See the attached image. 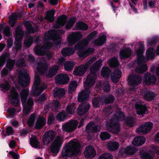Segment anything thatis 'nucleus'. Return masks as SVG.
I'll use <instances>...</instances> for the list:
<instances>
[{
  "label": "nucleus",
  "instance_id": "obj_36",
  "mask_svg": "<svg viewBox=\"0 0 159 159\" xmlns=\"http://www.w3.org/2000/svg\"><path fill=\"white\" fill-rule=\"evenodd\" d=\"M111 71L110 69L107 67L103 66L101 71V75L105 78H109L110 76Z\"/></svg>",
  "mask_w": 159,
  "mask_h": 159
},
{
  "label": "nucleus",
  "instance_id": "obj_2",
  "mask_svg": "<svg viewBox=\"0 0 159 159\" xmlns=\"http://www.w3.org/2000/svg\"><path fill=\"white\" fill-rule=\"evenodd\" d=\"M80 154V142L76 139H72L65 145L62 151V157H76Z\"/></svg>",
  "mask_w": 159,
  "mask_h": 159
},
{
  "label": "nucleus",
  "instance_id": "obj_58",
  "mask_svg": "<svg viewBox=\"0 0 159 159\" xmlns=\"http://www.w3.org/2000/svg\"><path fill=\"white\" fill-rule=\"evenodd\" d=\"M113 158L111 154L107 153L102 154L100 156L98 159H113Z\"/></svg>",
  "mask_w": 159,
  "mask_h": 159
},
{
  "label": "nucleus",
  "instance_id": "obj_56",
  "mask_svg": "<svg viewBox=\"0 0 159 159\" xmlns=\"http://www.w3.org/2000/svg\"><path fill=\"white\" fill-rule=\"evenodd\" d=\"M0 87L3 90L8 91L10 89V86L9 83L7 81H6L4 83H1Z\"/></svg>",
  "mask_w": 159,
  "mask_h": 159
},
{
  "label": "nucleus",
  "instance_id": "obj_28",
  "mask_svg": "<svg viewBox=\"0 0 159 159\" xmlns=\"http://www.w3.org/2000/svg\"><path fill=\"white\" fill-rule=\"evenodd\" d=\"M146 139L142 136H138L135 137L132 141L133 145L139 146L143 145L145 142Z\"/></svg>",
  "mask_w": 159,
  "mask_h": 159
},
{
  "label": "nucleus",
  "instance_id": "obj_1",
  "mask_svg": "<svg viewBox=\"0 0 159 159\" xmlns=\"http://www.w3.org/2000/svg\"><path fill=\"white\" fill-rule=\"evenodd\" d=\"M99 69L93 64L90 68V73L86 77L84 83L85 90L80 92V101L87 100L90 93L89 89L95 83L97 78L96 72Z\"/></svg>",
  "mask_w": 159,
  "mask_h": 159
},
{
  "label": "nucleus",
  "instance_id": "obj_44",
  "mask_svg": "<svg viewBox=\"0 0 159 159\" xmlns=\"http://www.w3.org/2000/svg\"><path fill=\"white\" fill-rule=\"evenodd\" d=\"M126 155H134L135 152L137 151V149L134 147L131 146H128L125 148Z\"/></svg>",
  "mask_w": 159,
  "mask_h": 159
},
{
  "label": "nucleus",
  "instance_id": "obj_54",
  "mask_svg": "<svg viewBox=\"0 0 159 159\" xmlns=\"http://www.w3.org/2000/svg\"><path fill=\"white\" fill-rule=\"evenodd\" d=\"M77 83L75 81H73L70 83L68 88L69 92H73L77 87Z\"/></svg>",
  "mask_w": 159,
  "mask_h": 159
},
{
  "label": "nucleus",
  "instance_id": "obj_27",
  "mask_svg": "<svg viewBox=\"0 0 159 159\" xmlns=\"http://www.w3.org/2000/svg\"><path fill=\"white\" fill-rule=\"evenodd\" d=\"M65 90L63 88H56L53 90L54 96L58 98L63 97L65 94Z\"/></svg>",
  "mask_w": 159,
  "mask_h": 159
},
{
  "label": "nucleus",
  "instance_id": "obj_42",
  "mask_svg": "<svg viewBox=\"0 0 159 159\" xmlns=\"http://www.w3.org/2000/svg\"><path fill=\"white\" fill-rule=\"evenodd\" d=\"M37 70L39 73L44 74L47 71L48 69L44 63H40L38 65Z\"/></svg>",
  "mask_w": 159,
  "mask_h": 159
},
{
  "label": "nucleus",
  "instance_id": "obj_5",
  "mask_svg": "<svg viewBox=\"0 0 159 159\" xmlns=\"http://www.w3.org/2000/svg\"><path fill=\"white\" fill-rule=\"evenodd\" d=\"M15 36L17 43H15V50L17 51L20 50L22 47V44L20 41L22 39L24 32L21 26L18 25L15 29Z\"/></svg>",
  "mask_w": 159,
  "mask_h": 159
},
{
  "label": "nucleus",
  "instance_id": "obj_6",
  "mask_svg": "<svg viewBox=\"0 0 159 159\" xmlns=\"http://www.w3.org/2000/svg\"><path fill=\"white\" fill-rule=\"evenodd\" d=\"M153 123L151 122H145L144 124L140 125L136 129V132L138 134H146L150 132L153 127Z\"/></svg>",
  "mask_w": 159,
  "mask_h": 159
},
{
  "label": "nucleus",
  "instance_id": "obj_40",
  "mask_svg": "<svg viewBox=\"0 0 159 159\" xmlns=\"http://www.w3.org/2000/svg\"><path fill=\"white\" fill-rule=\"evenodd\" d=\"M154 49L153 48H149L146 52V55L147 59L149 60H152L154 59L155 56L153 52Z\"/></svg>",
  "mask_w": 159,
  "mask_h": 159
},
{
  "label": "nucleus",
  "instance_id": "obj_26",
  "mask_svg": "<svg viewBox=\"0 0 159 159\" xmlns=\"http://www.w3.org/2000/svg\"><path fill=\"white\" fill-rule=\"evenodd\" d=\"M135 108L137 111V114L139 115H142L146 114L148 110L145 105L137 104L135 105Z\"/></svg>",
  "mask_w": 159,
  "mask_h": 159
},
{
  "label": "nucleus",
  "instance_id": "obj_38",
  "mask_svg": "<svg viewBox=\"0 0 159 159\" xmlns=\"http://www.w3.org/2000/svg\"><path fill=\"white\" fill-rule=\"evenodd\" d=\"M95 49L94 48H89L85 50L83 53L80 51V59L81 58H85L87 56H88L94 52Z\"/></svg>",
  "mask_w": 159,
  "mask_h": 159
},
{
  "label": "nucleus",
  "instance_id": "obj_33",
  "mask_svg": "<svg viewBox=\"0 0 159 159\" xmlns=\"http://www.w3.org/2000/svg\"><path fill=\"white\" fill-rule=\"evenodd\" d=\"M103 98L102 97H94L92 100L93 106L95 108L99 107L100 105L103 103Z\"/></svg>",
  "mask_w": 159,
  "mask_h": 159
},
{
  "label": "nucleus",
  "instance_id": "obj_63",
  "mask_svg": "<svg viewBox=\"0 0 159 159\" xmlns=\"http://www.w3.org/2000/svg\"><path fill=\"white\" fill-rule=\"evenodd\" d=\"M47 37L49 39L53 41H57L58 39V37L57 35L50 33L48 34Z\"/></svg>",
  "mask_w": 159,
  "mask_h": 159
},
{
  "label": "nucleus",
  "instance_id": "obj_37",
  "mask_svg": "<svg viewBox=\"0 0 159 159\" xmlns=\"http://www.w3.org/2000/svg\"><path fill=\"white\" fill-rule=\"evenodd\" d=\"M103 99V102L107 105L113 103L115 100V98L113 95L109 94L106 96Z\"/></svg>",
  "mask_w": 159,
  "mask_h": 159
},
{
  "label": "nucleus",
  "instance_id": "obj_34",
  "mask_svg": "<svg viewBox=\"0 0 159 159\" xmlns=\"http://www.w3.org/2000/svg\"><path fill=\"white\" fill-rule=\"evenodd\" d=\"M76 109L75 104L72 103L68 105L66 108V111L68 115H73L75 113Z\"/></svg>",
  "mask_w": 159,
  "mask_h": 159
},
{
  "label": "nucleus",
  "instance_id": "obj_10",
  "mask_svg": "<svg viewBox=\"0 0 159 159\" xmlns=\"http://www.w3.org/2000/svg\"><path fill=\"white\" fill-rule=\"evenodd\" d=\"M10 92L11 94L8 98L11 101V104L15 107H18L20 104L19 93L15 89L11 90Z\"/></svg>",
  "mask_w": 159,
  "mask_h": 159
},
{
  "label": "nucleus",
  "instance_id": "obj_41",
  "mask_svg": "<svg viewBox=\"0 0 159 159\" xmlns=\"http://www.w3.org/2000/svg\"><path fill=\"white\" fill-rule=\"evenodd\" d=\"M10 57V54L9 53H5L2 55L0 57V67L3 66L5 63L6 62L7 59Z\"/></svg>",
  "mask_w": 159,
  "mask_h": 159
},
{
  "label": "nucleus",
  "instance_id": "obj_31",
  "mask_svg": "<svg viewBox=\"0 0 159 159\" xmlns=\"http://www.w3.org/2000/svg\"><path fill=\"white\" fill-rule=\"evenodd\" d=\"M47 48L45 46L43 45L39 46L35 48V52L36 54L39 56H45L46 53Z\"/></svg>",
  "mask_w": 159,
  "mask_h": 159
},
{
  "label": "nucleus",
  "instance_id": "obj_7",
  "mask_svg": "<svg viewBox=\"0 0 159 159\" xmlns=\"http://www.w3.org/2000/svg\"><path fill=\"white\" fill-rule=\"evenodd\" d=\"M78 124V122L77 120H71L62 125V130L68 133L72 132L76 129Z\"/></svg>",
  "mask_w": 159,
  "mask_h": 159
},
{
  "label": "nucleus",
  "instance_id": "obj_32",
  "mask_svg": "<svg viewBox=\"0 0 159 159\" xmlns=\"http://www.w3.org/2000/svg\"><path fill=\"white\" fill-rule=\"evenodd\" d=\"M75 52L73 48L66 47L63 48L61 51V53L64 57L70 56L73 54Z\"/></svg>",
  "mask_w": 159,
  "mask_h": 159
},
{
  "label": "nucleus",
  "instance_id": "obj_20",
  "mask_svg": "<svg viewBox=\"0 0 159 159\" xmlns=\"http://www.w3.org/2000/svg\"><path fill=\"white\" fill-rule=\"evenodd\" d=\"M121 76V71L117 69H115L111 74V79L113 83H116L119 81Z\"/></svg>",
  "mask_w": 159,
  "mask_h": 159
},
{
  "label": "nucleus",
  "instance_id": "obj_29",
  "mask_svg": "<svg viewBox=\"0 0 159 159\" xmlns=\"http://www.w3.org/2000/svg\"><path fill=\"white\" fill-rule=\"evenodd\" d=\"M107 41L106 36L104 34H102L98 37L94 42V44L96 46H101Z\"/></svg>",
  "mask_w": 159,
  "mask_h": 159
},
{
  "label": "nucleus",
  "instance_id": "obj_30",
  "mask_svg": "<svg viewBox=\"0 0 159 159\" xmlns=\"http://www.w3.org/2000/svg\"><path fill=\"white\" fill-rule=\"evenodd\" d=\"M131 53V51L129 49H122L120 51L119 55L121 59H125L129 57Z\"/></svg>",
  "mask_w": 159,
  "mask_h": 159
},
{
  "label": "nucleus",
  "instance_id": "obj_17",
  "mask_svg": "<svg viewBox=\"0 0 159 159\" xmlns=\"http://www.w3.org/2000/svg\"><path fill=\"white\" fill-rule=\"evenodd\" d=\"M100 126L95 124L93 121L89 122L85 127V130L88 133H97L100 131Z\"/></svg>",
  "mask_w": 159,
  "mask_h": 159
},
{
  "label": "nucleus",
  "instance_id": "obj_23",
  "mask_svg": "<svg viewBox=\"0 0 159 159\" xmlns=\"http://www.w3.org/2000/svg\"><path fill=\"white\" fill-rule=\"evenodd\" d=\"M58 70V66L56 65H54L49 69L48 72H46V77L48 78L52 77L57 73Z\"/></svg>",
  "mask_w": 159,
  "mask_h": 159
},
{
  "label": "nucleus",
  "instance_id": "obj_55",
  "mask_svg": "<svg viewBox=\"0 0 159 159\" xmlns=\"http://www.w3.org/2000/svg\"><path fill=\"white\" fill-rule=\"evenodd\" d=\"M51 106L54 109H57L60 107V102L57 100H53L52 102Z\"/></svg>",
  "mask_w": 159,
  "mask_h": 159
},
{
  "label": "nucleus",
  "instance_id": "obj_22",
  "mask_svg": "<svg viewBox=\"0 0 159 159\" xmlns=\"http://www.w3.org/2000/svg\"><path fill=\"white\" fill-rule=\"evenodd\" d=\"M89 95L88 98L87 100L80 101V102H83L80 104V116L81 114H84L87 112L90 108V104L88 102H84L89 99Z\"/></svg>",
  "mask_w": 159,
  "mask_h": 159
},
{
  "label": "nucleus",
  "instance_id": "obj_47",
  "mask_svg": "<svg viewBox=\"0 0 159 159\" xmlns=\"http://www.w3.org/2000/svg\"><path fill=\"white\" fill-rule=\"evenodd\" d=\"M39 143L40 142L37 140L36 136L30 138V144L32 147L36 148L38 147V145Z\"/></svg>",
  "mask_w": 159,
  "mask_h": 159
},
{
  "label": "nucleus",
  "instance_id": "obj_53",
  "mask_svg": "<svg viewBox=\"0 0 159 159\" xmlns=\"http://www.w3.org/2000/svg\"><path fill=\"white\" fill-rule=\"evenodd\" d=\"M142 159H153V156L149 153L143 152L140 153Z\"/></svg>",
  "mask_w": 159,
  "mask_h": 159
},
{
  "label": "nucleus",
  "instance_id": "obj_3",
  "mask_svg": "<svg viewBox=\"0 0 159 159\" xmlns=\"http://www.w3.org/2000/svg\"><path fill=\"white\" fill-rule=\"evenodd\" d=\"M29 93V89L27 88L23 89L20 93L21 102L23 107V112L26 114L30 112L34 104V102L31 98H29L26 101Z\"/></svg>",
  "mask_w": 159,
  "mask_h": 159
},
{
  "label": "nucleus",
  "instance_id": "obj_25",
  "mask_svg": "<svg viewBox=\"0 0 159 159\" xmlns=\"http://www.w3.org/2000/svg\"><path fill=\"white\" fill-rule=\"evenodd\" d=\"M46 119L43 116L38 117L34 126V128L41 129L46 124Z\"/></svg>",
  "mask_w": 159,
  "mask_h": 159
},
{
  "label": "nucleus",
  "instance_id": "obj_8",
  "mask_svg": "<svg viewBox=\"0 0 159 159\" xmlns=\"http://www.w3.org/2000/svg\"><path fill=\"white\" fill-rule=\"evenodd\" d=\"M142 80V77L139 75H130L128 78V84L131 87H135L141 83Z\"/></svg>",
  "mask_w": 159,
  "mask_h": 159
},
{
  "label": "nucleus",
  "instance_id": "obj_51",
  "mask_svg": "<svg viewBox=\"0 0 159 159\" xmlns=\"http://www.w3.org/2000/svg\"><path fill=\"white\" fill-rule=\"evenodd\" d=\"M111 137V134L106 131L101 132L100 135V138L103 141L108 139H110Z\"/></svg>",
  "mask_w": 159,
  "mask_h": 159
},
{
  "label": "nucleus",
  "instance_id": "obj_64",
  "mask_svg": "<svg viewBox=\"0 0 159 159\" xmlns=\"http://www.w3.org/2000/svg\"><path fill=\"white\" fill-rule=\"evenodd\" d=\"M17 65L18 67H25L26 64L24 59L22 58L20 59L17 62Z\"/></svg>",
  "mask_w": 159,
  "mask_h": 159
},
{
  "label": "nucleus",
  "instance_id": "obj_15",
  "mask_svg": "<svg viewBox=\"0 0 159 159\" xmlns=\"http://www.w3.org/2000/svg\"><path fill=\"white\" fill-rule=\"evenodd\" d=\"M143 57H142L138 60V66L135 69V71L137 73L142 74L148 70L147 65L143 63Z\"/></svg>",
  "mask_w": 159,
  "mask_h": 159
},
{
  "label": "nucleus",
  "instance_id": "obj_50",
  "mask_svg": "<svg viewBox=\"0 0 159 159\" xmlns=\"http://www.w3.org/2000/svg\"><path fill=\"white\" fill-rule=\"evenodd\" d=\"M68 116V114L64 111L59 112L56 116V118L59 120L63 121Z\"/></svg>",
  "mask_w": 159,
  "mask_h": 159
},
{
  "label": "nucleus",
  "instance_id": "obj_16",
  "mask_svg": "<svg viewBox=\"0 0 159 159\" xmlns=\"http://www.w3.org/2000/svg\"><path fill=\"white\" fill-rule=\"evenodd\" d=\"M67 41L70 45L75 44L80 41V32H73L69 34L67 37Z\"/></svg>",
  "mask_w": 159,
  "mask_h": 159
},
{
  "label": "nucleus",
  "instance_id": "obj_11",
  "mask_svg": "<svg viewBox=\"0 0 159 159\" xmlns=\"http://www.w3.org/2000/svg\"><path fill=\"white\" fill-rule=\"evenodd\" d=\"M107 130L115 134H117L120 131V128L119 124L116 122L110 121L106 125Z\"/></svg>",
  "mask_w": 159,
  "mask_h": 159
},
{
  "label": "nucleus",
  "instance_id": "obj_49",
  "mask_svg": "<svg viewBox=\"0 0 159 159\" xmlns=\"http://www.w3.org/2000/svg\"><path fill=\"white\" fill-rule=\"evenodd\" d=\"M55 13V10H51L48 12L47 13V16L45 19L48 20L50 22H52L54 20V15Z\"/></svg>",
  "mask_w": 159,
  "mask_h": 159
},
{
  "label": "nucleus",
  "instance_id": "obj_48",
  "mask_svg": "<svg viewBox=\"0 0 159 159\" xmlns=\"http://www.w3.org/2000/svg\"><path fill=\"white\" fill-rule=\"evenodd\" d=\"M74 66V64L71 61H67L64 64L65 70L67 71H70L72 70Z\"/></svg>",
  "mask_w": 159,
  "mask_h": 159
},
{
  "label": "nucleus",
  "instance_id": "obj_18",
  "mask_svg": "<svg viewBox=\"0 0 159 159\" xmlns=\"http://www.w3.org/2000/svg\"><path fill=\"white\" fill-rule=\"evenodd\" d=\"M84 153L86 158L91 159L96 156V151L92 146L88 145L85 148Z\"/></svg>",
  "mask_w": 159,
  "mask_h": 159
},
{
  "label": "nucleus",
  "instance_id": "obj_13",
  "mask_svg": "<svg viewBox=\"0 0 159 159\" xmlns=\"http://www.w3.org/2000/svg\"><path fill=\"white\" fill-rule=\"evenodd\" d=\"M55 82L57 84L62 85L67 84L70 80L69 76L66 74H57L55 77Z\"/></svg>",
  "mask_w": 159,
  "mask_h": 159
},
{
  "label": "nucleus",
  "instance_id": "obj_62",
  "mask_svg": "<svg viewBox=\"0 0 159 159\" xmlns=\"http://www.w3.org/2000/svg\"><path fill=\"white\" fill-rule=\"evenodd\" d=\"M33 38L31 37H29L25 41L24 44L27 47H30L32 43Z\"/></svg>",
  "mask_w": 159,
  "mask_h": 159
},
{
  "label": "nucleus",
  "instance_id": "obj_24",
  "mask_svg": "<svg viewBox=\"0 0 159 159\" xmlns=\"http://www.w3.org/2000/svg\"><path fill=\"white\" fill-rule=\"evenodd\" d=\"M47 87L45 85L40 86H33L30 93L34 96H39L46 89Z\"/></svg>",
  "mask_w": 159,
  "mask_h": 159
},
{
  "label": "nucleus",
  "instance_id": "obj_46",
  "mask_svg": "<svg viewBox=\"0 0 159 159\" xmlns=\"http://www.w3.org/2000/svg\"><path fill=\"white\" fill-rule=\"evenodd\" d=\"M6 64V67L10 71L14 67L15 61L14 59L8 58Z\"/></svg>",
  "mask_w": 159,
  "mask_h": 159
},
{
  "label": "nucleus",
  "instance_id": "obj_4",
  "mask_svg": "<svg viewBox=\"0 0 159 159\" xmlns=\"http://www.w3.org/2000/svg\"><path fill=\"white\" fill-rule=\"evenodd\" d=\"M30 76L26 70H21L20 71L18 76V83L19 85L23 87L27 86L30 82Z\"/></svg>",
  "mask_w": 159,
  "mask_h": 159
},
{
  "label": "nucleus",
  "instance_id": "obj_39",
  "mask_svg": "<svg viewBox=\"0 0 159 159\" xmlns=\"http://www.w3.org/2000/svg\"><path fill=\"white\" fill-rule=\"evenodd\" d=\"M119 147V144L117 142L109 143L107 145V148L111 151L116 150Z\"/></svg>",
  "mask_w": 159,
  "mask_h": 159
},
{
  "label": "nucleus",
  "instance_id": "obj_57",
  "mask_svg": "<svg viewBox=\"0 0 159 159\" xmlns=\"http://www.w3.org/2000/svg\"><path fill=\"white\" fill-rule=\"evenodd\" d=\"M55 117L53 113H51L49 115L47 123L48 125L53 124L54 122Z\"/></svg>",
  "mask_w": 159,
  "mask_h": 159
},
{
  "label": "nucleus",
  "instance_id": "obj_43",
  "mask_svg": "<svg viewBox=\"0 0 159 159\" xmlns=\"http://www.w3.org/2000/svg\"><path fill=\"white\" fill-rule=\"evenodd\" d=\"M109 64L111 68H117L119 65L118 60L115 57L109 59L108 61Z\"/></svg>",
  "mask_w": 159,
  "mask_h": 159
},
{
  "label": "nucleus",
  "instance_id": "obj_59",
  "mask_svg": "<svg viewBox=\"0 0 159 159\" xmlns=\"http://www.w3.org/2000/svg\"><path fill=\"white\" fill-rule=\"evenodd\" d=\"M11 30L10 27L7 25L3 29V34L7 37H9L11 35Z\"/></svg>",
  "mask_w": 159,
  "mask_h": 159
},
{
  "label": "nucleus",
  "instance_id": "obj_45",
  "mask_svg": "<svg viewBox=\"0 0 159 159\" xmlns=\"http://www.w3.org/2000/svg\"><path fill=\"white\" fill-rule=\"evenodd\" d=\"M24 26L28 32L32 33L34 32V28L30 21H26L24 24Z\"/></svg>",
  "mask_w": 159,
  "mask_h": 159
},
{
  "label": "nucleus",
  "instance_id": "obj_52",
  "mask_svg": "<svg viewBox=\"0 0 159 159\" xmlns=\"http://www.w3.org/2000/svg\"><path fill=\"white\" fill-rule=\"evenodd\" d=\"M125 123L128 126L133 127L134 126V120L133 117H129L127 118L125 120Z\"/></svg>",
  "mask_w": 159,
  "mask_h": 159
},
{
  "label": "nucleus",
  "instance_id": "obj_61",
  "mask_svg": "<svg viewBox=\"0 0 159 159\" xmlns=\"http://www.w3.org/2000/svg\"><path fill=\"white\" fill-rule=\"evenodd\" d=\"M35 116L34 113L31 114L28 120V124L30 126H33L35 120Z\"/></svg>",
  "mask_w": 159,
  "mask_h": 159
},
{
  "label": "nucleus",
  "instance_id": "obj_14",
  "mask_svg": "<svg viewBox=\"0 0 159 159\" xmlns=\"http://www.w3.org/2000/svg\"><path fill=\"white\" fill-rule=\"evenodd\" d=\"M56 133L52 130L46 132L43 138V141L45 145H48L54 140L56 136Z\"/></svg>",
  "mask_w": 159,
  "mask_h": 159
},
{
  "label": "nucleus",
  "instance_id": "obj_19",
  "mask_svg": "<svg viewBox=\"0 0 159 159\" xmlns=\"http://www.w3.org/2000/svg\"><path fill=\"white\" fill-rule=\"evenodd\" d=\"M59 20L56 22L53 27L55 29H59L63 26L66 23L67 20V17L65 15H61L59 18Z\"/></svg>",
  "mask_w": 159,
  "mask_h": 159
},
{
  "label": "nucleus",
  "instance_id": "obj_35",
  "mask_svg": "<svg viewBox=\"0 0 159 159\" xmlns=\"http://www.w3.org/2000/svg\"><path fill=\"white\" fill-rule=\"evenodd\" d=\"M156 96L153 92L148 90L145 93L143 97L145 100L149 101L154 100Z\"/></svg>",
  "mask_w": 159,
  "mask_h": 159
},
{
  "label": "nucleus",
  "instance_id": "obj_21",
  "mask_svg": "<svg viewBox=\"0 0 159 159\" xmlns=\"http://www.w3.org/2000/svg\"><path fill=\"white\" fill-rule=\"evenodd\" d=\"M144 80L146 84L150 85L154 84L156 81V77L153 75L149 73H147L144 75Z\"/></svg>",
  "mask_w": 159,
  "mask_h": 159
},
{
  "label": "nucleus",
  "instance_id": "obj_9",
  "mask_svg": "<svg viewBox=\"0 0 159 159\" xmlns=\"http://www.w3.org/2000/svg\"><path fill=\"white\" fill-rule=\"evenodd\" d=\"M63 143L62 139L59 137H57L53 142L50 147L52 152L57 153L60 151Z\"/></svg>",
  "mask_w": 159,
  "mask_h": 159
},
{
  "label": "nucleus",
  "instance_id": "obj_12",
  "mask_svg": "<svg viewBox=\"0 0 159 159\" xmlns=\"http://www.w3.org/2000/svg\"><path fill=\"white\" fill-rule=\"evenodd\" d=\"M23 15V12H20L17 13L16 12L12 13L9 17L8 23L10 26L13 27L17 22L18 18L20 20Z\"/></svg>",
  "mask_w": 159,
  "mask_h": 159
},
{
  "label": "nucleus",
  "instance_id": "obj_60",
  "mask_svg": "<svg viewBox=\"0 0 159 159\" xmlns=\"http://www.w3.org/2000/svg\"><path fill=\"white\" fill-rule=\"evenodd\" d=\"M120 2V0H112L110 2V5L111 6L113 11L114 12H116L117 9L118 8V7L116 6L115 5L114 3H118Z\"/></svg>",
  "mask_w": 159,
  "mask_h": 159
}]
</instances>
